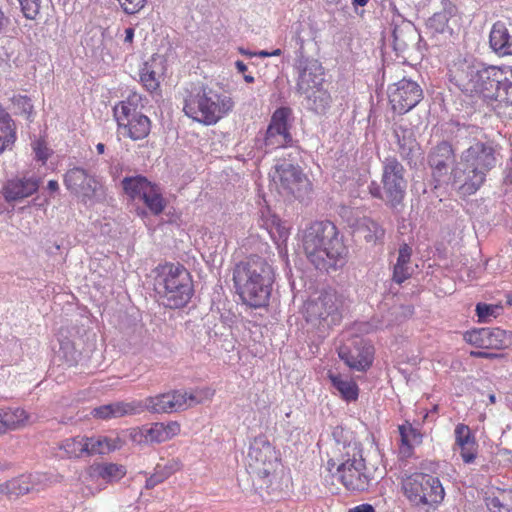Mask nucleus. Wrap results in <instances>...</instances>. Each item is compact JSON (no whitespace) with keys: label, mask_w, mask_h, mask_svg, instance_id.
Here are the masks:
<instances>
[{"label":"nucleus","mask_w":512,"mask_h":512,"mask_svg":"<svg viewBox=\"0 0 512 512\" xmlns=\"http://www.w3.org/2000/svg\"><path fill=\"white\" fill-rule=\"evenodd\" d=\"M298 70L297 88L300 93L310 92L321 87L324 82V69L316 59L300 57L296 62Z\"/></svg>","instance_id":"a211bd4d"},{"label":"nucleus","mask_w":512,"mask_h":512,"mask_svg":"<svg viewBox=\"0 0 512 512\" xmlns=\"http://www.w3.org/2000/svg\"><path fill=\"white\" fill-rule=\"evenodd\" d=\"M401 488L412 507L427 512L436 509L445 497L439 478L423 472L404 474Z\"/></svg>","instance_id":"0eeeda50"},{"label":"nucleus","mask_w":512,"mask_h":512,"mask_svg":"<svg viewBox=\"0 0 512 512\" xmlns=\"http://www.w3.org/2000/svg\"><path fill=\"white\" fill-rule=\"evenodd\" d=\"M139 413V405L133 402H113L101 405L92 410L91 414L96 419L109 420L120 418L126 415H134Z\"/></svg>","instance_id":"393cba45"},{"label":"nucleus","mask_w":512,"mask_h":512,"mask_svg":"<svg viewBox=\"0 0 512 512\" xmlns=\"http://www.w3.org/2000/svg\"><path fill=\"white\" fill-rule=\"evenodd\" d=\"M495 100L512 103V71L510 77H506L500 85L499 94Z\"/></svg>","instance_id":"864d4df0"},{"label":"nucleus","mask_w":512,"mask_h":512,"mask_svg":"<svg viewBox=\"0 0 512 512\" xmlns=\"http://www.w3.org/2000/svg\"><path fill=\"white\" fill-rule=\"evenodd\" d=\"M356 232L370 244L381 242L385 235V230L382 226L370 218L361 219L357 225Z\"/></svg>","instance_id":"c756f323"},{"label":"nucleus","mask_w":512,"mask_h":512,"mask_svg":"<svg viewBox=\"0 0 512 512\" xmlns=\"http://www.w3.org/2000/svg\"><path fill=\"white\" fill-rule=\"evenodd\" d=\"M498 309V306L495 305L478 303L476 306V314L478 316V321L481 323L489 322L491 318L496 317Z\"/></svg>","instance_id":"603ef678"},{"label":"nucleus","mask_w":512,"mask_h":512,"mask_svg":"<svg viewBox=\"0 0 512 512\" xmlns=\"http://www.w3.org/2000/svg\"><path fill=\"white\" fill-rule=\"evenodd\" d=\"M328 470L333 476L345 486L346 489L353 492H363L368 490L371 484V474L365 466L361 455L348 458L346 461L336 464L330 459L327 462Z\"/></svg>","instance_id":"f8f14e48"},{"label":"nucleus","mask_w":512,"mask_h":512,"mask_svg":"<svg viewBox=\"0 0 512 512\" xmlns=\"http://www.w3.org/2000/svg\"><path fill=\"white\" fill-rule=\"evenodd\" d=\"M273 180L279 184L283 192L295 197L301 196L302 187L307 184V179L301 169L286 162L275 166Z\"/></svg>","instance_id":"6ab92c4d"},{"label":"nucleus","mask_w":512,"mask_h":512,"mask_svg":"<svg viewBox=\"0 0 512 512\" xmlns=\"http://www.w3.org/2000/svg\"><path fill=\"white\" fill-rule=\"evenodd\" d=\"M454 159V150L452 145L447 141H442L431 150L428 163L432 169L433 177L437 181H441V178L448 174V170L454 162Z\"/></svg>","instance_id":"4be33fe9"},{"label":"nucleus","mask_w":512,"mask_h":512,"mask_svg":"<svg viewBox=\"0 0 512 512\" xmlns=\"http://www.w3.org/2000/svg\"><path fill=\"white\" fill-rule=\"evenodd\" d=\"M373 353V347L359 337L349 339L338 349L339 358L347 366L358 371H365L371 366Z\"/></svg>","instance_id":"2eb2a0df"},{"label":"nucleus","mask_w":512,"mask_h":512,"mask_svg":"<svg viewBox=\"0 0 512 512\" xmlns=\"http://www.w3.org/2000/svg\"><path fill=\"white\" fill-rule=\"evenodd\" d=\"M154 286L162 304L171 309L184 307L193 295L191 275L180 264L163 266Z\"/></svg>","instance_id":"423d86ee"},{"label":"nucleus","mask_w":512,"mask_h":512,"mask_svg":"<svg viewBox=\"0 0 512 512\" xmlns=\"http://www.w3.org/2000/svg\"><path fill=\"white\" fill-rule=\"evenodd\" d=\"M164 73V66L160 59L152 58L144 63L140 70V81L149 92L159 88L160 79Z\"/></svg>","instance_id":"bb28decb"},{"label":"nucleus","mask_w":512,"mask_h":512,"mask_svg":"<svg viewBox=\"0 0 512 512\" xmlns=\"http://www.w3.org/2000/svg\"><path fill=\"white\" fill-rule=\"evenodd\" d=\"M59 356L62 357L65 362L72 366L77 363L78 358L81 355L79 349H77L76 344L73 340H71L67 335L63 333V331L59 334Z\"/></svg>","instance_id":"c9c22d12"},{"label":"nucleus","mask_w":512,"mask_h":512,"mask_svg":"<svg viewBox=\"0 0 512 512\" xmlns=\"http://www.w3.org/2000/svg\"><path fill=\"white\" fill-rule=\"evenodd\" d=\"M141 199L154 215H159L166 207V201L162 196L160 188L156 184L150 183L143 192Z\"/></svg>","instance_id":"2f4dec72"},{"label":"nucleus","mask_w":512,"mask_h":512,"mask_svg":"<svg viewBox=\"0 0 512 512\" xmlns=\"http://www.w3.org/2000/svg\"><path fill=\"white\" fill-rule=\"evenodd\" d=\"M341 302L334 292H322L304 304L303 315L308 324L325 332L342 320Z\"/></svg>","instance_id":"9b49d317"},{"label":"nucleus","mask_w":512,"mask_h":512,"mask_svg":"<svg viewBox=\"0 0 512 512\" xmlns=\"http://www.w3.org/2000/svg\"><path fill=\"white\" fill-rule=\"evenodd\" d=\"M392 25L393 48L396 52L403 53L419 43L421 36L412 22L399 18V23Z\"/></svg>","instance_id":"5701e85b"},{"label":"nucleus","mask_w":512,"mask_h":512,"mask_svg":"<svg viewBox=\"0 0 512 512\" xmlns=\"http://www.w3.org/2000/svg\"><path fill=\"white\" fill-rule=\"evenodd\" d=\"M62 476L53 474H36L9 480L0 484V493L8 497L27 494L31 491H40L45 487L60 483Z\"/></svg>","instance_id":"dca6fc26"},{"label":"nucleus","mask_w":512,"mask_h":512,"mask_svg":"<svg viewBox=\"0 0 512 512\" xmlns=\"http://www.w3.org/2000/svg\"><path fill=\"white\" fill-rule=\"evenodd\" d=\"M455 446L460 450V455L465 463L474 462L477 454V443L469 426L458 424L455 427Z\"/></svg>","instance_id":"b1692460"},{"label":"nucleus","mask_w":512,"mask_h":512,"mask_svg":"<svg viewBox=\"0 0 512 512\" xmlns=\"http://www.w3.org/2000/svg\"><path fill=\"white\" fill-rule=\"evenodd\" d=\"M245 467L256 490L270 493L279 488L283 466L279 453L266 436L259 435L251 441Z\"/></svg>","instance_id":"39448f33"},{"label":"nucleus","mask_w":512,"mask_h":512,"mask_svg":"<svg viewBox=\"0 0 512 512\" xmlns=\"http://www.w3.org/2000/svg\"><path fill=\"white\" fill-rule=\"evenodd\" d=\"M491 512H512V490H501L497 495L487 499Z\"/></svg>","instance_id":"4c0bfd02"},{"label":"nucleus","mask_w":512,"mask_h":512,"mask_svg":"<svg viewBox=\"0 0 512 512\" xmlns=\"http://www.w3.org/2000/svg\"><path fill=\"white\" fill-rule=\"evenodd\" d=\"M348 512H375V509L370 504H361L350 509Z\"/></svg>","instance_id":"052dcab7"},{"label":"nucleus","mask_w":512,"mask_h":512,"mask_svg":"<svg viewBox=\"0 0 512 512\" xmlns=\"http://www.w3.org/2000/svg\"><path fill=\"white\" fill-rule=\"evenodd\" d=\"M235 65H236V68L238 69L239 72L243 73V72H245L247 70L246 64L244 62H242V61H237L235 63Z\"/></svg>","instance_id":"69168bd1"},{"label":"nucleus","mask_w":512,"mask_h":512,"mask_svg":"<svg viewBox=\"0 0 512 512\" xmlns=\"http://www.w3.org/2000/svg\"><path fill=\"white\" fill-rule=\"evenodd\" d=\"M368 0H352L354 6H365Z\"/></svg>","instance_id":"338daca9"},{"label":"nucleus","mask_w":512,"mask_h":512,"mask_svg":"<svg viewBox=\"0 0 512 512\" xmlns=\"http://www.w3.org/2000/svg\"><path fill=\"white\" fill-rule=\"evenodd\" d=\"M122 447V441L119 438L92 437L87 438V454H108Z\"/></svg>","instance_id":"7c9ffc66"},{"label":"nucleus","mask_w":512,"mask_h":512,"mask_svg":"<svg viewBox=\"0 0 512 512\" xmlns=\"http://www.w3.org/2000/svg\"><path fill=\"white\" fill-rule=\"evenodd\" d=\"M329 379L333 387L347 401H354L358 398V386L349 379H344L341 375L329 374Z\"/></svg>","instance_id":"72a5a7b5"},{"label":"nucleus","mask_w":512,"mask_h":512,"mask_svg":"<svg viewBox=\"0 0 512 512\" xmlns=\"http://www.w3.org/2000/svg\"><path fill=\"white\" fill-rule=\"evenodd\" d=\"M133 38H134V29L131 27L125 29L124 42L131 44L133 42Z\"/></svg>","instance_id":"e2e57ef3"},{"label":"nucleus","mask_w":512,"mask_h":512,"mask_svg":"<svg viewBox=\"0 0 512 512\" xmlns=\"http://www.w3.org/2000/svg\"><path fill=\"white\" fill-rule=\"evenodd\" d=\"M16 140L14 130H0V153L13 145Z\"/></svg>","instance_id":"6e6d98bb"},{"label":"nucleus","mask_w":512,"mask_h":512,"mask_svg":"<svg viewBox=\"0 0 512 512\" xmlns=\"http://www.w3.org/2000/svg\"><path fill=\"white\" fill-rule=\"evenodd\" d=\"M39 187L38 180L29 179H12L9 180L4 187V197L8 202L18 201L31 196Z\"/></svg>","instance_id":"a878e982"},{"label":"nucleus","mask_w":512,"mask_h":512,"mask_svg":"<svg viewBox=\"0 0 512 512\" xmlns=\"http://www.w3.org/2000/svg\"><path fill=\"white\" fill-rule=\"evenodd\" d=\"M404 174L405 168L396 158H386L383 161L381 179L383 192L379 185L372 183L369 187L371 195L384 200L391 209L400 211L403 206V199L407 187Z\"/></svg>","instance_id":"1a4fd4ad"},{"label":"nucleus","mask_w":512,"mask_h":512,"mask_svg":"<svg viewBox=\"0 0 512 512\" xmlns=\"http://www.w3.org/2000/svg\"><path fill=\"white\" fill-rule=\"evenodd\" d=\"M28 421V414L22 408L0 409V426L2 433L23 427Z\"/></svg>","instance_id":"cd10ccee"},{"label":"nucleus","mask_w":512,"mask_h":512,"mask_svg":"<svg viewBox=\"0 0 512 512\" xmlns=\"http://www.w3.org/2000/svg\"><path fill=\"white\" fill-rule=\"evenodd\" d=\"M489 45L499 56L512 55V20L496 21L490 30Z\"/></svg>","instance_id":"412c9836"},{"label":"nucleus","mask_w":512,"mask_h":512,"mask_svg":"<svg viewBox=\"0 0 512 512\" xmlns=\"http://www.w3.org/2000/svg\"><path fill=\"white\" fill-rule=\"evenodd\" d=\"M140 112L129 103L121 102L114 108V116L117 120L118 128H137V117Z\"/></svg>","instance_id":"473e14b6"},{"label":"nucleus","mask_w":512,"mask_h":512,"mask_svg":"<svg viewBox=\"0 0 512 512\" xmlns=\"http://www.w3.org/2000/svg\"><path fill=\"white\" fill-rule=\"evenodd\" d=\"M96 149L99 154H103L105 151V145L103 143H98Z\"/></svg>","instance_id":"774afa93"},{"label":"nucleus","mask_w":512,"mask_h":512,"mask_svg":"<svg viewBox=\"0 0 512 512\" xmlns=\"http://www.w3.org/2000/svg\"><path fill=\"white\" fill-rule=\"evenodd\" d=\"M470 355L475 358H487V359H493L498 356L495 353H488V352H484V351H472L470 353Z\"/></svg>","instance_id":"bf43d9fd"},{"label":"nucleus","mask_w":512,"mask_h":512,"mask_svg":"<svg viewBox=\"0 0 512 512\" xmlns=\"http://www.w3.org/2000/svg\"><path fill=\"white\" fill-rule=\"evenodd\" d=\"M11 102L14 113L30 121L33 115V105L30 98L25 95H14Z\"/></svg>","instance_id":"de8ad7c7"},{"label":"nucleus","mask_w":512,"mask_h":512,"mask_svg":"<svg viewBox=\"0 0 512 512\" xmlns=\"http://www.w3.org/2000/svg\"><path fill=\"white\" fill-rule=\"evenodd\" d=\"M175 463H168L167 465H157L154 474L146 480V488L152 489L165 479L169 478L176 471Z\"/></svg>","instance_id":"a18cd8bd"},{"label":"nucleus","mask_w":512,"mask_h":512,"mask_svg":"<svg viewBox=\"0 0 512 512\" xmlns=\"http://www.w3.org/2000/svg\"><path fill=\"white\" fill-rule=\"evenodd\" d=\"M388 96L393 110L404 114L422 100L423 91L417 82L403 78L389 87Z\"/></svg>","instance_id":"4468645a"},{"label":"nucleus","mask_w":512,"mask_h":512,"mask_svg":"<svg viewBox=\"0 0 512 512\" xmlns=\"http://www.w3.org/2000/svg\"><path fill=\"white\" fill-rule=\"evenodd\" d=\"M180 433V424L175 421L165 423H154L151 427L144 430L133 429L130 432V437L133 441L146 443H161L170 440Z\"/></svg>","instance_id":"aec40b11"},{"label":"nucleus","mask_w":512,"mask_h":512,"mask_svg":"<svg viewBox=\"0 0 512 512\" xmlns=\"http://www.w3.org/2000/svg\"><path fill=\"white\" fill-rule=\"evenodd\" d=\"M150 183L151 182L143 176L126 177L122 181L125 193L132 199H141L143 192Z\"/></svg>","instance_id":"58836bf2"},{"label":"nucleus","mask_w":512,"mask_h":512,"mask_svg":"<svg viewBox=\"0 0 512 512\" xmlns=\"http://www.w3.org/2000/svg\"><path fill=\"white\" fill-rule=\"evenodd\" d=\"M292 142L289 130H266L264 144L268 149L284 147Z\"/></svg>","instance_id":"ea45409f"},{"label":"nucleus","mask_w":512,"mask_h":512,"mask_svg":"<svg viewBox=\"0 0 512 512\" xmlns=\"http://www.w3.org/2000/svg\"><path fill=\"white\" fill-rule=\"evenodd\" d=\"M64 184L69 191L81 197L84 203L100 200L103 196V186L83 168L68 170L64 176Z\"/></svg>","instance_id":"ddd939ff"},{"label":"nucleus","mask_w":512,"mask_h":512,"mask_svg":"<svg viewBox=\"0 0 512 512\" xmlns=\"http://www.w3.org/2000/svg\"><path fill=\"white\" fill-rule=\"evenodd\" d=\"M64 450L67 457H80L83 453H87V438L74 437L64 440L60 446Z\"/></svg>","instance_id":"a19ab883"},{"label":"nucleus","mask_w":512,"mask_h":512,"mask_svg":"<svg viewBox=\"0 0 512 512\" xmlns=\"http://www.w3.org/2000/svg\"><path fill=\"white\" fill-rule=\"evenodd\" d=\"M496 102L494 106V110L496 115L503 120V122L507 120H512V103H506L499 100H494ZM506 125V123H504Z\"/></svg>","instance_id":"5fc2aeb1"},{"label":"nucleus","mask_w":512,"mask_h":512,"mask_svg":"<svg viewBox=\"0 0 512 512\" xmlns=\"http://www.w3.org/2000/svg\"><path fill=\"white\" fill-rule=\"evenodd\" d=\"M451 16V11L442 10L440 12H436L430 17L427 21V28L431 31V33H440L444 34L449 30L448 22Z\"/></svg>","instance_id":"79ce46f5"},{"label":"nucleus","mask_w":512,"mask_h":512,"mask_svg":"<svg viewBox=\"0 0 512 512\" xmlns=\"http://www.w3.org/2000/svg\"><path fill=\"white\" fill-rule=\"evenodd\" d=\"M14 125L15 124L9 113L0 106V128H11Z\"/></svg>","instance_id":"4d7b16f0"},{"label":"nucleus","mask_w":512,"mask_h":512,"mask_svg":"<svg viewBox=\"0 0 512 512\" xmlns=\"http://www.w3.org/2000/svg\"><path fill=\"white\" fill-rule=\"evenodd\" d=\"M95 473L107 482H116L126 475V468L115 463H102L93 466Z\"/></svg>","instance_id":"e433bc0d"},{"label":"nucleus","mask_w":512,"mask_h":512,"mask_svg":"<svg viewBox=\"0 0 512 512\" xmlns=\"http://www.w3.org/2000/svg\"><path fill=\"white\" fill-rule=\"evenodd\" d=\"M394 137L398 141L399 152L402 155L408 156L417 147L412 130H394Z\"/></svg>","instance_id":"37998d69"},{"label":"nucleus","mask_w":512,"mask_h":512,"mask_svg":"<svg viewBox=\"0 0 512 512\" xmlns=\"http://www.w3.org/2000/svg\"><path fill=\"white\" fill-rule=\"evenodd\" d=\"M412 255V249L407 244H403L399 248L397 262L394 265L393 280L401 284L408 279L412 274L410 267V259Z\"/></svg>","instance_id":"c85d7f7f"},{"label":"nucleus","mask_w":512,"mask_h":512,"mask_svg":"<svg viewBox=\"0 0 512 512\" xmlns=\"http://www.w3.org/2000/svg\"><path fill=\"white\" fill-rule=\"evenodd\" d=\"M121 11L126 15L139 13L147 4V0H116Z\"/></svg>","instance_id":"8fccbe9b"},{"label":"nucleus","mask_w":512,"mask_h":512,"mask_svg":"<svg viewBox=\"0 0 512 512\" xmlns=\"http://www.w3.org/2000/svg\"><path fill=\"white\" fill-rule=\"evenodd\" d=\"M213 392L210 389L196 390L194 392L173 391L145 398L136 402L139 405V413L148 410L151 413H172L183 411L204 400L210 399Z\"/></svg>","instance_id":"9d476101"},{"label":"nucleus","mask_w":512,"mask_h":512,"mask_svg":"<svg viewBox=\"0 0 512 512\" xmlns=\"http://www.w3.org/2000/svg\"><path fill=\"white\" fill-rule=\"evenodd\" d=\"M149 130H124V137H129L132 140L144 139L148 136Z\"/></svg>","instance_id":"13d9d810"},{"label":"nucleus","mask_w":512,"mask_h":512,"mask_svg":"<svg viewBox=\"0 0 512 512\" xmlns=\"http://www.w3.org/2000/svg\"><path fill=\"white\" fill-rule=\"evenodd\" d=\"M233 282L242 301L253 308L268 304L274 271L262 257L250 256L233 268Z\"/></svg>","instance_id":"7ed1b4c3"},{"label":"nucleus","mask_w":512,"mask_h":512,"mask_svg":"<svg viewBox=\"0 0 512 512\" xmlns=\"http://www.w3.org/2000/svg\"><path fill=\"white\" fill-rule=\"evenodd\" d=\"M399 432L401 435V448L400 452L404 456H409L411 454L412 444L411 441L417 442L419 440V436L415 433L413 429L406 430L405 427L401 426L399 427Z\"/></svg>","instance_id":"09e8293b"},{"label":"nucleus","mask_w":512,"mask_h":512,"mask_svg":"<svg viewBox=\"0 0 512 512\" xmlns=\"http://www.w3.org/2000/svg\"><path fill=\"white\" fill-rule=\"evenodd\" d=\"M27 19L34 20L40 12L41 0H18Z\"/></svg>","instance_id":"3c124183"},{"label":"nucleus","mask_w":512,"mask_h":512,"mask_svg":"<svg viewBox=\"0 0 512 512\" xmlns=\"http://www.w3.org/2000/svg\"><path fill=\"white\" fill-rule=\"evenodd\" d=\"M450 81L464 94L483 101L497 98L505 79L503 70L469 59H458L449 69Z\"/></svg>","instance_id":"f257e3e1"},{"label":"nucleus","mask_w":512,"mask_h":512,"mask_svg":"<svg viewBox=\"0 0 512 512\" xmlns=\"http://www.w3.org/2000/svg\"><path fill=\"white\" fill-rule=\"evenodd\" d=\"M293 112L289 107H280L275 110L267 128H289L293 125Z\"/></svg>","instance_id":"c03bdc74"},{"label":"nucleus","mask_w":512,"mask_h":512,"mask_svg":"<svg viewBox=\"0 0 512 512\" xmlns=\"http://www.w3.org/2000/svg\"><path fill=\"white\" fill-rule=\"evenodd\" d=\"M302 246L317 269L328 271L344 263L346 247L330 221H316L307 227L303 232Z\"/></svg>","instance_id":"20e7f679"},{"label":"nucleus","mask_w":512,"mask_h":512,"mask_svg":"<svg viewBox=\"0 0 512 512\" xmlns=\"http://www.w3.org/2000/svg\"><path fill=\"white\" fill-rule=\"evenodd\" d=\"M234 102L213 89L202 86L195 95L186 100L184 112L203 125H214L232 110Z\"/></svg>","instance_id":"6e6552de"},{"label":"nucleus","mask_w":512,"mask_h":512,"mask_svg":"<svg viewBox=\"0 0 512 512\" xmlns=\"http://www.w3.org/2000/svg\"><path fill=\"white\" fill-rule=\"evenodd\" d=\"M303 94L306 96L308 108L316 113H323L329 107L330 95L322 89V86Z\"/></svg>","instance_id":"f704fd0d"},{"label":"nucleus","mask_w":512,"mask_h":512,"mask_svg":"<svg viewBox=\"0 0 512 512\" xmlns=\"http://www.w3.org/2000/svg\"><path fill=\"white\" fill-rule=\"evenodd\" d=\"M464 339L483 349H504L511 344V334L500 328H480L468 331Z\"/></svg>","instance_id":"f3484780"},{"label":"nucleus","mask_w":512,"mask_h":512,"mask_svg":"<svg viewBox=\"0 0 512 512\" xmlns=\"http://www.w3.org/2000/svg\"><path fill=\"white\" fill-rule=\"evenodd\" d=\"M499 161L500 153L493 145L476 142L462 152L460 160L451 169L453 184L463 195L474 194Z\"/></svg>","instance_id":"f03ea898"},{"label":"nucleus","mask_w":512,"mask_h":512,"mask_svg":"<svg viewBox=\"0 0 512 512\" xmlns=\"http://www.w3.org/2000/svg\"><path fill=\"white\" fill-rule=\"evenodd\" d=\"M135 124H137V127L145 128L150 126V119L147 116L140 114V116L137 117V122Z\"/></svg>","instance_id":"680f3d73"},{"label":"nucleus","mask_w":512,"mask_h":512,"mask_svg":"<svg viewBox=\"0 0 512 512\" xmlns=\"http://www.w3.org/2000/svg\"><path fill=\"white\" fill-rule=\"evenodd\" d=\"M47 188L51 191V192H55L58 190L59 188V185H58V182L56 180H50L48 182V185H47Z\"/></svg>","instance_id":"0e129e2a"},{"label":"nucleus","mask_w":512,"mask_h":512,"mask_svg":"<svg viewBox=\"0 0 512 512\" xmlns=\"http://www.w3.org/2000/svg\"><path fill=\"white\" fill-rule=\"evenodd\" d=\"M31 148L34 153V159L45 164L48 158L53 154L52 148L49 146L45 135L34 139L31 142Z\"/></svg>","instance_id":"49530a36"}]
</instances>
